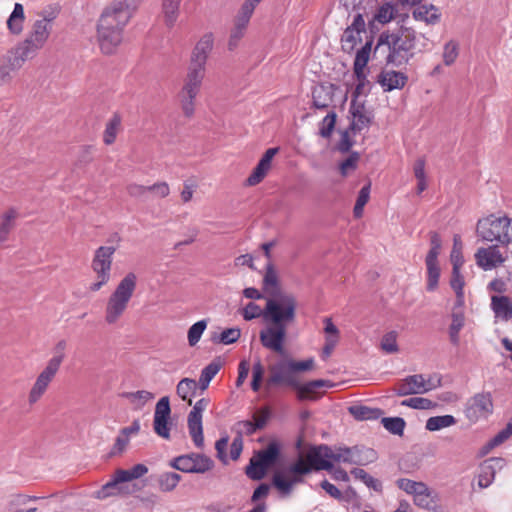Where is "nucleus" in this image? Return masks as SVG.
<instances>
[{"label": "nucleus", "mask_w": 512, "mask_h": 512, "mask_svg": "<svg viewBox=\"0 0 512 512\" xmlns=\"http://www.w3.org/2000/svg\"><path fill=\"white\" fill-rule=\"evenodd\" d=\"M141 0H113L102 12L97 25V38L104 54H113L123 41L124 29Z\"/></svg>", "instance_id": "f257e3e1"}, {"label": "nucleus", "mask_w": 512, "mask_h": 512, "mask_svg": "<svg viewBox=\"0 0 512 512\" xmlns=\"http://www.w3.org/2000/svg\"><path fill=\"white\" fill-rule=\"evenodd\" d=\"M387 46V64L396 67L405 65L414 57L416 46V31L413 28L401 26L399 29L382 33L378 39L377 47Z\"/></svg>", "instance_id": "f03ea898"}, {"label": "nucleus", "mask_w": 512, "mask_h": 512, "mask_svg": "<svg viewBox=\"0 0 512 512\" xmlns=\"http://www.w3.org/2000/svg\"><path fill=\"white\" fill-rule=\"evenodd\" d=\"M136 287L137 276L133 272L127 273L119 281L105 305L104 320L107 325L112 326L120 322L128 309Z\"/></svg>", "instance_id": "7ed1b4c3"}, {"label": "nucleus", "mask_w": 512, "mask_h": 512, "mask_svg": "<svg viewBox=\"0 0 512 512\" xmlns=\"http://www.w3.org/2000/svg\"><path fill=\"white\" fill-rule=\"evenodd\" d=\"M315 362L313 358L297 361L291 358L279 360L269 367L270 376L267 379V386L285 385L294 390L299 385L298 374L313 370Z\"/></svg>", "instance_id": "20e7f679"}, {"label": "nucleus", "mask_w": 512, "mask_h": 512, "mask_svg": "<svg viewBox=\"0 0 512 512\" xmlns=\"http://www.w3.org/2000/svg\"><path fill=\"white\" fill-rule=\"evenodd\" d=\"M297 301L293 294L277 293L266 299L264 322L287 327L296 318Z\"/></svg>", "instance_id": "39448f33"}, {"label": "nucleus", "mask_w": 512, "mask_h": 512, "mask_svg": "<svg viewBox=\"0 0 512 512\" xmlns=\"http://www.w3.org/2000/svg\"><path fill=\"white\" fill-rule=\"evenodd\" d=\"M476 234L482 241L508 246L512 243V219L496 214L483 217L477 222Z\"/></svg>", "instance_id": "423d86ee"}, {"label": "nucleus", "mask_w": 512, "mask_h": 512, "mask_svg": "<svg viewBox=\"0 0 512 512\" xmlns=\"http://www.w3.org/2000/svg\"><path fill=\"white\" fill-rule=\"evenodd\" d=\"M52 30L53 29L51 27L35 20L32 23L25 39L15 47L17 53L21 56L14 60V66H19L27 60L33 59L37 55L38 51L47 43Z\"/></svg>", "instance_id": "0eeeda50"}, {"label": "nucleus", "mask_w": 512, "mask_h": 512, "mask_svg": "<svg viewBox=\"0 0 512 512\" xmlns=\"http://www.w3.org/2000/svg\"><path fill=\"white\" fill-rule=\"evenodd\" d=\"M147 472L148 468L144 464H136L127 470L118 469L112 479L95 492V496L99 499H105L117 494H128L130 491L124 483L139 479Z\"/></svg>", "instance_id": "6e6552de"}, {"label": "nucleus", "mask_w": 512, "mask_h": 512, "mask_svg": "<svg viewBox=\"0 0 512 512\" xmlns=\"http://www.w3.org/2000/svg\"><path fill=\"white\" fill-rule=\"evenodd\" d=\"M206 70L188 67L183 87L179 93L181 108L185 116L191 117L195 111V101L201 90Z\"/></svg>", "instance_id": "1a4fd4ad"}, {"label": "nucleus", "mask_w": 512, "mask_h": 512, "mask_svg": "<svg viewBox=\"0 0 512 512\" xmlns=\"http://www.w3.org/2000/svg\"><path fill=\"white\" fill-rule=\"evenodd\" d=\"M115 251V246H100L96 249L91 262L92 271L96 275V281L90 285V290L92 292L99 291L110 281L113 255Z\"/></svg>", "instance_id": "9d476101"}, {"label": "nucleus", "mask_w": 512, "mask_h": 512, "mask_svg": "<svg viewBox=\"0 0 512 512\" xmlns=\"http://www.w3.org/2000/svg\"><path fill=\"white\" fill-rule=\"evenodd\" d=\"M64 360V355H54L48 362L45 368L37 376L32 388L28 394V402L30 405L37 403L45 394L50 383L58 373L60 366Z\"/></svg>", "instance_id": "9b49d317"}, {"label": "nucleus", "mask_w": 512, "mask_h": 512, "mask_svg": "<svg viewBox=\"0 0 512 512\" xmlns=\"http://www.w3.org/2000/svg\"><path fill=\"white\" fill-rule=\"evenodd\" d=\"M279 447L276 442H271L264 449L256 453L246 468V474L253 480H260L265 476L267 469L276 461Z\"/></svg>", "instance_id": "f8f14e48"}, {"label": "nucleus", "mask_w": 512, "mask_h": 512, "mask_svg": "<svg viewBox=\"0 0 512 512\" xmlns=\"http://www.w3.org/2000/svg\"><path fill=\"white\" fill-rule=\"evenodd\" d=\"M169 465L184 473L203 474L213 468L214 462L204 454L189 453L174 458Z\"/></svg>", "instance_id": "ddd939ff"}, {"label": "nucleus", "mask_w": 512, "mask_h": 512, "mask_svg": "<svg viewBox=\"0 0 512 512\" xmlns=\"http://www.w3.org/2000/svg\"><path fill=\"white\" fill-rule=\"evenodd\" d=\"M440 384V379H425L422 374H414L399 381L395 387L398 396L424 394Z\"/></svg>", "instance_id": "4468645a"}, {"label": "nucleus", "mask_w": 512, "mask_h": 512, "mask_svg": "<svg viewBox=\"0 0 512 512\" xmlns=\"http://www.w3.org/2000/svg\"><path fill=\"white\" fill-rule=\"evenodd\" d=\"M465 416L471 423L487 419L493 412V401L490 393H478L471 397L465 407Z\"/></svg>", "instance_id": "2eb2a0df"}, {"label": "nucleus", "mask_w": 512, "mask_h": 512, "mask_svg": "<svg viewBox=\"0 0 512 512\" xmlns=\"http://www.w3.org/2000/svg\"><path fill=\"white\" fill-rule=\"evenodd\" d=\"M376 452L364 447H338L335 448L334 461L365 466L376 460Z\"/></svg>", "instance_id": "dca6fc26"}, {"label": "nucleus", "mask_w": 512, "mask_h": 512, "mask_svg": "<svg viewBox=\"0 0 512 512\" xmlns=\"http://www.w3.org/2000/svg\"><path fill=\"white\" fill-rule=\"evenodd\" d=\"M209 404V399L201 398L193 406L188 414L187 425L189 434L192 438L194 445L197 448H202L204 445L202 414Z\"/></svg>", "instance_id": "f3484780"}, {"label": "nucleus", "mask_w": 512, "mask_h": 512, "mask_svg": "<svg viewBox=\"0 0 512 512\" xmlns=\"http://www.w3.org/2000/svg\"><path fill=\"white\" fill-rule=\"evenodd\" d=\"M287 327L267 324L259 333L260 342L266 349L283 354Z\"/></svg>", "instance_id": "a211bd4d"}, {"label": "nucleus", "mask_w": 512, "mask_h": 512, "mask_svg": "<svg viewBox=\"0 0 512 512\" xmlns=\"http://www.w3.org/2000/svg\"><path fill=\"white\" fill-rule=\"evenodd\" d=\"M474 257L477 266L484 271L492 270L506 261L498 245L480 247L475 252Z\"/></svg>", "instance_id": "6ab92c4d"}, {"label": "nucleus", "mask_w": 512, "mask_h": 512, "mask_svg": "<svg viewBox=\"0 0 512 512\" xmlns=\"http://www.w3.org/2000/svg\"><path fill=\"white\" fill-rule=\"evenodd\" d=\"M335 449L327 445H319L311 448L307 455L306 460L314 470H331L334 461Z\"/></svg>", "instance_id": "aec40b11"}, {"label": "nucleus", "mask_w": 512, "mask_h": 512, "mask_svg": "<svg viewBox=\"0 0 512 512\" xmlns=\"http://www.w3.org/2000/svg\"><path fill=\"white\" fill-rule=\"evenodd\" d=\"M214 37L212 33L204 34L196 43L190 59V66L205 69L208 56L213 49Z\"/></svg>", "instance_id": "412c9836"}, {"label": "nucleus", "mask_w": 512, "mask_h": 512, "mask_svg": "<svg viewBox=\"0 0 512 512\" xmlns=\"http://www.w3.org/2000/svg\"><path fill=\"white\" fill-rule=\"evenodd\" d=\"M278 152L279 148L277 147L269 148L265 151L256 167L253 169L252 173L247 178V185L255 186L265 178V176L268 174L269 170L272 167V160Z\"/></svg>", "instance_id": "4be33fe9"}, {"label": "nucleus", "mask_w": 512, "mask_h": 512, "mask_svg": "<svg viewBox=\"0 0 512 512\" xmlns=\"http://www.w3.org/2000/svg\"><path fill=\"white\" fill-rule=\"evenodd\" d=\"M250 19V17L237 12L227 43L229 51H234L240 45L241 40L246 34Z\"/></svg>", "instance_id": "5701e85b"}, {"label": "nucleus", "mask_w": 512, "mask_h": 512, "mask_svg": "<svg viewBox=\"0 0 512 512\" xmlns=\"http://www.w3.org/2000/svg\"><path fill=\"white\" fill-rule=\"evenodd\" d=\"M407 81V75L400 71L385 69L378 75V82L384 91L402 89Z\"/></svg>", "instance_id": "b1692460"}, {"label": "nucleus", "mask_w": 512, "mask_h": 512, "mask_svg": "<svg viewBox=\"0 0 512 512\" xmlns=\"http://www.w3.org/2000/svg\"><path fill=\"white\" fill-rule=\"evenodd\" d=\"M504 464L502 458H490L485 460L480 466L478 474V486L487 488L494 480L497 469H501Z\"/></svg>", "instance_id": "393cba45"}, {"label": "nucleus", "mask_w": 512, "mask_h": 512, "mask_svg": "<svg viewBox=\"0 0 512 512\" xmlns=\"http://www.w3.org/2000/svg\"><path fill=\"white\" fill-rule=\"evenodd\" d=\"M25 20L26 16L23 5L21 3H15L6 21L9 33L14 36H19L24 30Z\"/></svg>", "instance_id": "a878e982"}, {"label": "nucleus", "mask_w": 512, "mask_h": 512, "mask_svg": "<svg viewBox=\"0 0 512 512\" xmlns=\"http://www.w3.org/2000/svg\"><path fill=\"white\" fill-rule=\"evenodd\" d=\"M350 112L353 117L351 124L353 130L361 131L368 127L371 122L372 115L363 104L353 101L351 103Z\"/></svg>", "instance_id": "bb28decb"}, {"label": "nucleus", "mask_w": 512, "mask_h": 512, "mask_svg": "<svg viewBox=\"0 0 512 512\" xmlns=\"http://www.w3.org/2000/svg\"><path fill=\"white\" fill-rule=\"evenodd\" d=\"M490 306L495 318L502 321H508L512 318V301L509 297L493 295Z\"/></svg>", "instance_id": "cd10ccee"}, {"label": "nucleus", "mask_w": 512, "mask_h": 512, "mask_svg": "<svg viewBox=\"0 0 512 512\" xmlns=\"http://www.w3.org/2000/svg\"><path fill=\"white\" fill-rule=\"evenodd\" d=\"M441 14L434 5H420L413 11V18L423 21L427 25H434L440 21Z\"/></svg>", "instance_id": "c85d7f7f"}, {"label": "nucleus", "mask_w": 512, "mask_h": 512, "mask_svg": "<svg viewBox=\"0 0 512 512\" xmlns=\"http://www.w3.org/2000/svg\"><path fill=\"white\" fill-rule=\"evenodd\" d=\"M263 289L269 295V297L277 293H284L279 288L278 273L271 262L266 264V270L263 277Z\"/></svg>", "instance_id": "c756f323"}, {"label": "nucleus", "mask_w": 512, "mask_h": 512, "mask_svg": "<svg viewBox=\"0 0 512 512\" xmlns=\"http://www.w3.org/2000/svg\"><path fill=\"white\" fill-rule=\"evenodd\" d=\"M371 42H366L365 45L357 51L354 60V73L359 81L365 78V67L370 58Z\"/></svg>", "instance_id": "7c9ffc66"}, {"label": "nucleus", "mask_w": 512, "mask_h": 512, "mask_svg": "<svg viewBox=\"0 0 512 512\" xmlns=\"http://www.w3.org/2000/svg\"><path fill=\"white\" fill-rule=\"evenodd\" d=\"M181 0H162L161 14L167 27H172L179 16Z\"/></svg>", "instance_id": "2f4dec72"}, {"label": "nucleus", "mask_w": 512, "mask_h": 512, "mask_svg": "<svg viewBox=\"0 0 512 512\" xmlns=\"http://www.w3.org/2000/svg\"><path fill=\"white\" fill-rule=\"evenodd\" d=\"M465 325V315L463 310H455L451 313V324L449 326V338L453 345L460 343L459 333Z\"/></svg>", "instance_id": "473e14b6"}, {"label": "nucleus", "mask_w": 512, "mask_h": 512, "mask_svg": "<svg viewBox=\"0 0 512 512\" xmlns=\"http://www.w3.org/2000/svg\"><path fill=\"white\" fill-rule=\"evenodd\" d=\"M332 385L329 383V381L326 380H312L307 383L302 384L299 382V385L296 389L297 391V397L299 400H305L312 397L313 394L316 393V391L323 387H331Z\"/></svg>", "instance_id": "72a5a7b5"}, {"label": "nucleus", "mask_w": 512, "mask_h": 512, "mask_svg": "<svg viewBox=\"0 0 512 512\" xmlns=\"http://www.w3.org/2000/svg\"><path fill=\"white\" fill-rule=\"evenodd\" d=\"M20 56L21 55L17 53L15 48L9 52L7 63L0 66V86L7 84L12 79V72L23 66L24 63H21L19 66H14V60Z\"/></svg>", "instance_id": "f704fd0d"}, {"label": "nucleus", "mask_w": 512, "mask_h": 512, "mask_svg": "<svg viewBox=\"0 0 512 512\" xmlns=\"http://www.w3.org/2000/svg\"><path fill=\"white\" fill-rule=\"evenodd\" d=\"M198 384L194 379L183 378L176 386L177 395L189 405L192 404V397L196 395Z\"/></svg>", "instance_id": "c9c22d12"}, {"label": "nucleus", "mask_w": 512, "mask_h": 512, "mask_svg": "<svg viewBox=\"0 0 512 512\" xmlns=\"http://www.w3.org/2000/svg\"><path fill=\"white\" fill-rule=\"evenodd\" d=\"M349 413L359 421L375 420L382 415V410L365 405H353L349 407Z\"/></svg>", "instance_id": "e433bc0d"}, {"label": "nucleus", "mask_w": 512, "mask_h": 512, "mask_svg": "<svg viewBox=\"0 0 512 512\" xmlns=\"http://www.w3.org/2000/svg\"><path fill=\"white\" fill-rule=\"evenodd\" d=\"M221 364L218 361H212L201 371L198 384V389L203 393L209 386L211 380L220 371Z\"/></svg>", "instance_id": "4c0bfd02"}, {"label": "nucleus", "mask_w": 512, "mask_h": 512, "mask_svg": "<svg viewBox=\"0 0 512 512\" xmlns=\"http://www.w3.org/2000/svg\"><path fill=\"white\" fill-rule=\"evenodd\" d=\"M17 217L18 213L15 209H9L3 214L0 222V242L7 240L9 233L15 226Z\"/></svg>", "instance_id": "58836bf2"}, {"label": "nucleus", "mask_w": 512, "mask_h": 512, "mask_svg": "<svg viewBox=\"0 0 512 512\" xmlns=\"http://www.w3.org/2000/svg\"><path fill=\"white\" fill-rule=\"evenodd\" d=\"M455 423L456 419L452 415L434 416L427 419L425 428L428 431H439L450 427Z\"/></svg>", "instance_id": "ea45409f"}, {"label": "nucleus", "mask_w": 512, "mask_h": 512, "mask_svg": "<svg viewBox=\"0 0 512 512\" xmlns=\"http://www.w3.org/2000/svg\"><path fill=\"white\" fill-rule=\"evenodd\" d=\"M240 336L241 331L239 328H228L220 333H213L211 335V341L213 343L229 345L235 343L240 338Z\"/></svg>", "instance_id": "a19ab883"}, {"label": "nucleus", "mask_w": 512, "mask_h": 512, "mask_svg": "<svg viewBox=\"0 0 512 512\" xmlns=\"http://www.w3.org/2000/svg\"><path fill=\"white\" fill-rule=\"evenodd\" d=\"M332 102V94L330 88L319 86L313 91V104L316 108H327Z\"/></svg>", "instance_id": "79ce46f5"}, {"label": "nucleus", "mask_w": 512, "mask_h": 512, "mask_svg": "<svg viewBox=\"0 0 512 512\" xmlns=\"http://www.w3.org/2000/svg\"><path fill=\"white\" fill-rule=\"evenodd\" d=\"M459 56V43L451 39L444 44L442 59L446 66L453 65Z\"/></svg>", "instance_id": "37998d69"}, {"label": "nucleus", "mask_w": 512, "mask_h": 512, "mask_svg": "<svg viewBox=\"0 0 512 512\" xmlns=\"http://www.w3.org/2000/svg\"><path fill=\"white\" fill-rule=\"evenodd\" d=\"M208 325V321L206 319L199 320L196 323H194L187 332V340L188 344L191 347H194L197 345V343L200 341L204 331L206 330Z\"/></svg>", "instance_id": "c03bdc74"}, {"label": "nucleus", "mask_w": 512, "mask_h": 512, "mask_svg": "<svg viewBox=\"0 0 512 512\" xmlns=\"http://www.w3.org/2000/svg\"><path fill=\"white\" fill-rule=\"evenodd\" d=\"M351 474L358 480H361L368 488L380 492L382 490V483L380 480L369 475L365 470L361 468H354L351 470Z\"/></svg>", "instance_id": "a18cd8bd"}, {"label": "nucleus", "mask_w": 512, "mask_h": 512, "mask_svg": "<svg viewBox=\"0 0 512 512\" xmlns=\"http://www.w3.org/2000/svg\"><path fill=\"white\" fill-rule=\"evenodd\" d=\"M181 480V476L174 472H166L159 476V488L163 492H170L176 488Z\"/></svg>", "instance_id": "49530a36"}, {"label": "nucleus", "mask_w": 512, "mask_h": 512, "mask_svg": "<svg viewBox=\"0 0 512 512\" xmlns=\"http://www.w3.org/2000/svg\"><path fill=\"white\" fill-rule=\"evenodd\" d=\"M121 119L118 115H114L106 124L103 135V141L107 145L114 143L117 133L119 131Z\"/></svg>", "instance_id": "de8ad7c7"}, {"label": "nucleus", "mask_w": 512, "mask_h": 512, "mask_svg": "<svg viewBox=\"0 0 512 512\" xmlns=\"http://www.w3.org/2000/svg\"><path fill=\"white\" fill-rule=\"evenodd\" d=\"M361 33L360 31L347 27L341 38L343 50H353L356 44L361 41Z\"/></svg>", "instance_id": "09e8293b"}, {"label": "nucleus", "mask_w": 512, "mask_h": 512, "mask_svg": "<svg viewBox=\"0 0 512 512\" xmlns=\"http://www.w3.org/2000/svg\"><path fill=\"white\" fill-rule=\"evenodd\" d=\"M60 9L57 5H49L38 12V22L45 24L53 29V22L58 17Z\"/></svg>", "instance_id": "8fccbe9b"}, {"label": "nucleus", "mask_w": 512, "mask_h": 512, "mask_svg": "<svg viewBox=\"0 0 512 512\" xmlns=\"http://www.w3.org/2000/svg\"><path fill=\"white\" fill-rule=\"evenodd\" d=\"M401 405L419 410H429L436 407V403L428 398L423 397H412L405 399L401 402Z\"/></svg>", "instance_id": "3c124183"}, {"label": "nucleus", "mask_w": 512, "mask_h": 512, "mask_svg": "<svg viewBox=\"0 0 512 512\" xmlns=\"http://www.w3.org/2000/svg\"><path fill=\"white\" fill-rule=\"evenodd\" d=\"M384 428L395 435H402L405 428V421L401 417H387L381 420Z\"/></svg>", "instance_id": "603ef678"}, {"label": "nucleus", "mask_w": 512, "mask_h": 512, "mask_svg": "<svg viewBox=\"0 0 512 512\" xmlns=\"http://www.w3.org/2000/svg\"><path fill=\"white\" fill-rule=\"evenodd\" d=\"M435 500H440L439 494L427 487V491H422L413 501L416 506L427 510Z\"/></svg>", "instance_id": "864d4df0"}, {"label": "nucleus", "mask_w": 512, "mask_h": 512, "mask_svg": "<svg viewBox=\"0 0 512 512\" xmlns=\"http://www.w3.org/2000/svg\"><path fill=\"white\" fill-rule=\"evenodd\" d=\"M451 263L455 268H461L464 263L462 255V241L459 235H455L453 238V248L450 255Z\"/></svg>", "instance_id": "5fc2aeb1"}, {"label": "nucleus", "mask_w": 512, "mask_h": 512, "mask_svg": "<svg viewBox=\"0 0 512 512\" xmlns=\"http://www.w3.org/2000/svg\"><path fill=\"white\" fill-rule=\"evenodd\" d=\"M395 12L396 10L392 4L385 3L378 8L374 19L381 24L389 23L394 18Z\"/></svg>", "instance_id": "6e6d98bb"}, {"label": "nucleus", "mask_w": 512, "mask_h": 512, "mask_svg": "<svg viewBox=\"0 0 512 512\" xmlns=\"http://www.w3.org/2000/svg\"><path fill=\"white\" fill-rule=\"evenodd\" d=\"M273 485L283 496H288L293 490L294 481H289L282 474L277 473L273 477Z\"/></svg>", "instance_id": "4d7b16f0"}, {"label": "nucleus", "mask_w": 512, "mask_h": 512, "mask_svg": "<svg viewBox=\"0 0 512 512\" xmlns=\"http://www.w3.org/2000/svg\"><path fill=\"white\" fill-rule=\"evenodd\" d=\"M370 196V185H366L361 188L359 191L355 206H354V215L359 218L363 214L364 206L367 204Z\"/></svg>", "instance_id": "13d9d810"}, {"label": "nucleus", "mask_w": 512, "mask_h": 512, "mask_svg": "<svg viewBox=\"0 0 512 512\" xmlns=\"http://www.w3.org/2000/svg\"><path fill=\"white\" fill-rule=\"evenodd\" d=\"M127 397L134 405H136L137 408H142L146 403L154 398V394L146 390H140L129 393Z\"/></svg>", "instance_id": "bf43d9fd"}, {"label": "nucleus", "mask_w": 512, "mask_h": 512, "mask_svg": "<svg viewBox=\"0 0 512 512\" xmlns=\"http://www.w3.org/2000/svg\"><path fill=\"white\" fill-rule=\"evenodd\" d=\"M381 349L386 353H395L398 351L397 333L395 331H390L382 337Z\"/></svg>", "instance_id": "052dcab7"}, {"label": "nucleus", "mask_w": 512, "mask_h": 512, "mask_svg": "<svg viewBox=\"0 0 512 512\" xmlns=\"http://www.w3.org/2000/svg\"><path fill=\"white\" fill-rule=\"evenodd\" d=\"M427 266V289L434 291L438 286V280L440 277V268L438 264H426Z\"/></svg>", "instance_id": "680f3d73"}, {"label": "nucleus", "mask_w": 512, "mask_h": 512, "mask_svg": "<svg viewBox=\"0 0 512 512\" xmlns=\"http://www.w3.org/2000/svg\"><path fill=\"white\" fill-rule=\"evenodd\" d=\"M170 418H154L153 427L155 433L164 438L170 439Z\"/></svg>", "instance_id": "e2e57ef3"}, {"label": "nucleus", "mask_w": 512, "mask_h": 512, "mask_svg": "<svg viewBox=\"0 0 512 512\" xmlns=\"http://www.w3.org/2000/svg\"><path fill=\"white\" fill-rule=\"evenodd\" d=\"M336 122V114L334 112L327 114L320 125V135L324 138L330 137Z\"/></svg>", "instance_id": "0e129e2a"}, {"label": "nucleus", "mask_w": 512, "mask_h": 512, "mask_svg": "<svg viewBox=\"0 0 512 512\" xmlns=\"http://www.w3.org/2000/svg\"><path fill=\"white\" fill-rule=\"evenodd\" d=\"M242 316L245 320L249 321L258 317L264 319V309L254 302H249L242 310Z\"/></svg>", "instance_id": "69168bd1"}, {"label": "nucleus", "mask_w": 512, "mask_h": 512, "mask_svg": "<svg viewBox=\"0 0 512 512\" xmlns=\"http://www.w3.org/2000/svg\"><path fill=\"white\" fill-rule=\"evenodd\" d=\"M171 408L169 398L162 397L155 406L154 418H170Z\"/></svg>", "instance_id": "338daca9"}, {"label": "nucleus", "mask_w": 512, "mask_h": 512, "mask_svg": "<svg viewBox=\"0 0 512 512\" xmlns=\"http://www.w3.org/2000/svg\"><path fill=\"white\" fill-rule=\"evenodd\" d=\"M512 435V429L506 425L504 429L498 432L488 443L487 449H492L505 442Z\"/></svg>", "instance_id": "774afa93"}]
</instances>
